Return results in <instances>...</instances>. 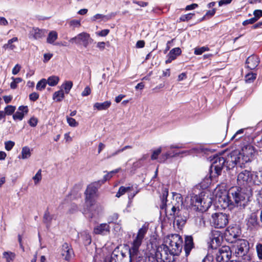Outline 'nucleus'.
<instances>
[{
  "label": "nucleus",
  "instance_id": "obj_1",
  "mask_svg": "<svg viewBox=\"0 0 262 262\" xmlns=\"http://www.w3.org/2000/svg\"><path fill=\"white\" fill-rule=\"evenodd\" d=\"M168 195V191L167 188L163 190L162 198V205L161 208L165 209V212H168V209H170V215L174 217V222L179 226H183L188 216L186 209L183 206V198L180 194L177 193L173 195V202L172 206L170 204L166 205L167 197Z\"/></svg>",
  "mask_w": 262,
  "mask_h": 262
},
{
  "label": "nucleus",
  "instance_id": "obj_2",
  "mask_svg": "<svg viewBox=\"0 0 262 262\" xmlns=\"http://www.w3.org/2000/svg\"><path fill=\"white\" fill-rule=\"evenodd\" d=\"M255 153L254 147L251 145L245 146L241 151H233L228 156L226 160L228 166L234 167L236 165L240 167H243L246 163L252 161Z\"/></svg>",
  "mask_w": 262,
  "mask_h": 262
},
{
  "label": "nucleus",
  "instance_id": "obj_3",
  "mask_svg": "<svg viewBox=\"0 0 262 262\" xmlns=\"http://www.w3.org/2000/svg\"><path fill=\"white\" fill-rule=\"evenodd\" d=\"M212 199L209 196L208 192H203L199 195H193L191 196L190 204L194 210L205 211L210 207Z\"/></svg>",
  "mask_w": 262,
  "mask_h": 262
},
{
  "label": "nucleus",
  "instance_id": "obj_4",
  "mask_svg": "<svg viewBox=\"0 0 262 262\" xmlns=\"http://www.w3.org/2000/svg\"><path fill=\"white\" fill-rule=\"evenodd\" d=\"M246 194L238 187H232L228 190V199L226 202L227 207L229 205H236L244 208L247 202Z\"/></svg>",
  "mask_w": 262,
  "mask_h": 262
},
{
  "label": "nucleus",
  "instance_id": "obj_5",
  "mask_svg": "<svg viewBox=\"0 0 262 262\" xmlns=\"http://www.w3.org/2000/svg\"><path fill=\"white\" fill-rule=\"evenodd\" d=\"M232 250L236 257H241L244 262H248L250 260V257L248 254L249 249L248 242L244 239H237L233 242Z\"/></svg>",
  "mask_w": 262,
  "mask_h": 262
},
{
  "label": "nucleus",
  "instance_id": "obj_6",
  "mask_svg": "<svg viewBox=\"0 0 262 262\" xmlns=\"http://www.w3.org/2000/svg\"><path fill=\"white\" fill-rule=\"evenodd\" d=\"M147 230V227L144 225L139 229L136 237L131 244V247L129 250L130 261H132L133 259L136 258L138 256L139 253V247L142 243L143 239Z\"/></svg>",
  "mask_w": 262,
  "mask_h": 262
},
{
  "label": "nucleus",
  "instance_id": "obj_7",
  "mask_svg": "<svg viewBox=\"0 0 262 262\" xmlns=\"http://www.w3.org/2000/svg\"><path fill=\"white\" fill-rule=\"evenodd\" d=\"M183 240L178 234H171L168 235L164 241V244L171 251V253L178 255L181 252L182 249Z\"/></svg>",
  "mask_w": 262,
  "mask_h": 262
},
{
  "label": "nucleus",
  "instance_id": "obj_8",
  "mask_svg": "<svg viewBox=\"0 0 262 262\" xmlns=\"http://www.w3.org/2000/svg\"><path fill=\"white\" fill-rule=\"evenodd\" d=\"M253 177L257 178L256 172H251L247 170H244L238 173L237 177V182L241 186H250L252 184L257 185V180Z\"/></svg>",
  "mask_w": 262,
  "mask_h": 262
},
{
  "label": "nucleus",
  "instance_id": "obj_9",
  "mask_svg": "<svg viewBox=\"0 0 262 262\" xmlns=\"http://www.w3.org/2000/svg\"><path fill=\"white\" fill-rule=\"evenodd\" d=\"M175 255L164 244L158 247L155 253L158 262H173Z\"/></svg>",
  "mask_w": 262,
  "mask_h": 262
},
{
  "label": "nucleus",
  "instance_id": "obj_10",
  "mask_svg": "<svg viewBox=\"0 0 262 262\" xmlns=\"http://www.w3.org/2000/svg\"><path fill=\"white\" fill-rule=\"evenodd\" d=\"M211 199L212 200H215L216 201H217L219 203L221 204L223 207L225 208L227 207L226 202H227L228 199V191L227 192L223 187L217 186L213 192V197H211Z\"/></svg>",
  "mask_w": 262,
  "mask_h": 262
},
{
  "label": "nucleus",
  "instance_id": "obj_11",
  "mask_svg": "<svg viewBox=\"0 0 262 262\" xmlns=\"http://www.w3.org/2000/svg\"><path fill=\"white\" fill-rule=\"evenodd\" d=\"M210 222L215 228H222L228 223V216L225 213L216 212L212 214Z\"/></svg>",
  "mask_w": 262,
  "mask_h": 262
},
{
  "label": "nucleus",
  "instance_id": "obj_12",
  "mask_svg": "<svg viewBox=\"0 0 262 262\" xmlns=\"http://www.w3.org/2000/svg\"><path fill=\"white\" fill-rule=\"evenodd\" d=\"M85 203L87 206H92L95 205L97 198V188L95 184L89 185L85 191Z\"/></svg>",
  "mask_w": 262,
  "mask_h": 262
},
{
  "label": "nucleus",
  "instance_id": "obj_13",
  "mask_svg": "<svg viewBox=\"0 0 262 262\" xmlns=\"http://www.w3.org/2000/svg\"><path fill=\"white\" fill-rule=\"evenodd\" d=\"M226 161L223 157H217L214 158L210 167V178L216 177L221 174Z\"/></svg>",
  "mask_w": 262,
  "mask_h": 262
},
{
  "label": "nucleus",
  "instance_id": "obj_14",
  "mask_svg": "<svg viewBox=\"0 0 262 262\" xmlns=\"http://www.w3.org/2000/svg\"><path fill=\"white\" fill-rule=\"evenodd\" d=\"M203 151V149L199 147H194L188 150H184L178 153H173L171 155V153L167 152L162 155L159 162H164L167 159L171 157L179 156L181 154H185V155H190L194 153H200Z\"/></svg>",
  "mask_w": 262,
  "mask_h": 262
},
{
  "label": "nucleus",
  "instance_id": "obj_15",
  "mask_svg": "<svg viewBox=\"0 0 262 262\" xmlns=\"http://www.w3.org/2000/svg\"><path fill=\"white\" fill-rule=\"evenodd\" d=\"M225 236L226 240L231 243H233L237 240L236 238L241 234V231L238 227H228L225 230Z\"/></svg>",
  "mask_w": 262,
  "mask_h": 262
},
{
  "label": "nucleus",
  "instance_id": "obj_16",
  "mask_svg": "<svg viewBox=\"0 0 262 262\" xmlns=\"http://www.w3.org/2000/svg\"><path fill=\"white\" fill-rule=\"evenodd\" d=\"M231 255V250L228 246L220 248L216 254V260L218 262H227Z\"/></svg>",
  "mask_w": 262,
  "mask_h": 262
},
{
  "label": "nucleus",
  "instance_id": "obj_17",
  "mask_svg": "<svg viewBox=\"0 0 262 262\" xmlns=\"http://www.w3.org/2000/svg\"><path fill=\"white\" fill-rule=\"evenodd\" d=\"M92 41L93 39L91 38L90 34L85 32L78 34L70 40L72 42L82 44L84 47H86Z\"/></svg>",
  "mask_w": 262,
  "mask_h": 262
},
{
  "label": "nucleus",
  "instance_id": "obj_18",
  "mask_svg": "<svg viewBox=\"0 0 262 262\" xmlns=\"http://www.w3.org/2000/svg\"><path fill=\"white\" fill-rule=\"evenodd\" d=\"M47 31L45 29L33 28L29 33V38L35 40H39L45 37Z\"/></svg>",
  "mask_w": 262,
  "mask_h": 262
},
{
  "label": "nucleus",
  "instance_id": "obj_19",
  "mask_svg": "<svg viewBox=\"0 0 262 262\" xmlns=\"http://www.w3.org/2000/svg\"><path fill=\"white\" fill-rule=\"evenodd\" d=\"M28 113V107L27 106L21 105L18 107L17 111L13 115L14 120H22L24 116Z\"/></svg>",
  "mask_w": 262,
  "mask_h": 262
},
{
  "label": "nucleus",
  "instance_id": "obj_20",
  "mask_svg": "<svg viewBox=\"0 0 262 262\" xmlns=\"http://www.w3.org/2000/svg\"><path fill=\"white\" fill-rule=\"evenodd\" d=\"M110 232V226L107 224H101L94 229V233L96 234L105 235Z\"/></svg>",
  "mask_w": 262,
  "mask_h": 262
},
{
  "label": "nucleus",
  "instance_id": "obj_21",
  "mask_svg": "<svg viewBox=\"0 0 262 262\" xmlns=\"http://www.w3.org/2000/svg\"><path fill=\"white\" fill-rule=\"evenodd\" d=\"M181 53V50L180 48H175L171 50L167 55V59L165 61L166 63H170L175 59Z\"/></svg>",
  "mask_w": 262,
  "mask_h": 262
},
{
  "label": "nucleus",
  "instance_id": "obj_22",
  "mask_svg": "<svg viewBox=\"0 0 262 262\" xmlns=\"http://www.w3.org/2000/svg\"><path fill=\"white\" fill-rule=\"evenodd\" d=\"M111 105L110 101H106L102 103L96 102L94 104L93 108L98 111L106 110L110 107Z\"/></svg>",
  "mask_w": 262,
  "mask_h": 262
},
{
  "label": "nucleus",
  "instance_id": "obj_23",
  "mask_svg": "<svg viewBox=\"0 0 262 262\" xmlns=\"http://www.w3.org/2000/svg\"><path fill=\"white\" fill-rule=\"evenodd\" d=\"M248 68L250 69H254L259 64L258 58L254 56L249 57L246 61Z\"/></svg>",
  "mask_w": 262,
  "mask_h": 262
},
{
  "label": "nucleus",
  "instance_id": "obj_24",
  "mask_svg": "<svg viewBox=\"0 0 262 262\" xmlns=\"http://www.w3.org/2000/svg\"><path fill=\"white\" fill-rule=\"evenodd\" d=\"M16 257V254L10 251H5L3 253V258L6 262H13Z\"/></svg>",
  "mask_w": 262,
  "mask_h": 262
},
{
  "label": "nucleus",
  "instance_id": "obj_25",
  "mask_svg": "<svg viewBox=\"0 0 262 262\" xmlns=\"http://www.w3.org/2000/svg\"><path fill=\"white\" fill-rule=\"evenodd\" d=\"M61 88H62V89L54 93L53 96V99H54V100H55L56 101H60L63 98V97H64L63 89L66 90V84H63L61 85Z\"/></svg>",
  "mask_w": 262,
  "mask_h": 262
},
{
  "label": "nucleus",
  "instance_id": "obj_26",
  "mask_svg": "<svg viewBox=\"0 0 262 262\" xmlns=\"http://www.w3.org/2000/svg\"><path fill=\"white\" fill-rule=\"evenodd\" d=\"M193 239L191 236H186L185 238V250L188 255L193 247Z\"/></svg>",
  "mask_w": 262,
  "mask_h": 262
},
{
  "label": "nucleus",
  "instance_id": "obj_27",
  "mask_svg": "<svg viewBox=\"0 0 262 262\" xmlns=\"http://www.w3.org/2000/svg\"><path fill=\"white\" fill-rule=\"evenodd\" d=\"M18 38L16 37H13L12 38L8 40L7 43L5 44L3 46V48L5 50L8 49L10 50H13L16 48V46H15L13 43L14 42H17Z\"/></svg>",
  "mask_w": 262,
  "mask_h": 262
},
{
  "label": "nucleus",
  "instance_id": "obj_28",
  "mask_svg": "<svg viewBox=\"0 0 262 262\" xmlns=\"http://www.w3.org/2000/svg\"><path fill=\"white\" fill-rule=\"evenodd\" d=\"M91 19L93 22L106 21L109 19V17L106 15L98 13L92 17Z\"/></svg>",
  "mask_w": 262,
  "mask_h": 262
},
{
  "label": "nucleus",
  "instance_id": "obj_29",
  "mask_svg": "<svg viewBox=\"0 0 262 262\" xmlns=\"http://www.w3.org/2000/svg\"><path fill=\"white\" fill-rule=\"evenodd\" d=\"M133 189V186H129L127 187L121 186L118 191L117 192L116 196L117 198L120 197L121 195L124 194L126 192L132 191Z\"/></svg>",
  "mask_w": 262,
  "mask_h": 262
},
{
  "label": "nucleus",
  "instance_id": "obj_30",
  "mask_svg": "<svg viewBox=\"0 0 262 262\" xmlns=\"http://www.w3.org/2000/svg\"><path fill=\"white\" fill-rule=\"evenodd\" d=\"M57 33L56 31H52L50 32L47 38V42L48 43L53 44L57 39Z\"/></svg>",
  "mask_w": 262,
  "mask_h": 262
},
{
  "label": "nucleus",
  "instance_id": "obj_31",
  "mask_svg": "<svg viewBox=\"0 0 262 262\" xmlns=\"http://www.w3.org/2000/svg\"><path fill=\"white\" fill-rule=\"evenodd\" d=\"M31 156L30 149L28 147L25 146L22 148L21 155L19 156V158L26 159Z\"/></svg>",
  "mask_w": 262,
  "mask_h": 262
},
{
  "label": "nucleus",
  "instance_id": "obj_32",
  "mask_svg": "<svg viewBox=\"0 0 262 262\" xmlns=\"http://www.w3.org/2000/svg\"><path fill=\"white\" fill-rule=\"evenodd\" d=\"M247 224L249 227H253L257 225V219L255 215L252 214L248 219Z\"/></svg>",
  "mask_w": 262,
  "mask_h": 262
},
{
  "label": "nucleus",
  "instance_id": "obj_33",
  "mask_svg": "<svg viewBox=\"0 0 262 262\" xmlns=\"http://www.w3.org/2000/svg\"><path fill=\"white\" fill-rule=\"evenodd\" d=\"M58 81L59 78L57 76H52L48 78L47 83H48L50 86H54L57 85Z\"/></svg>",
  "mask_w": 262,
  "mask_h": 262
},
{
  "label": "nucleus",
  "instance_id": "obj_34",
  "mask_svg": "<svg viewBox=\"0 0 262 262\" xmlns=\"http://www.w3.org/2000/svg\"><path fill=\"white\" fill-rule=\"evenodd\" d=\"M41 169H39L34 176L33 177L32 179L35 185H38L42 179Z\"/></svg>",
  "mask_w": 262,
  "mask_h": 262
},
{
  "label": "nucleus",
  "instance_id": "obj_35",
  "mask_svg": "<svg viewBox=\"0 0 262 262\" xmlns=\"http://www.w3.org/2000/svg\"><path fill=\"white\" fill-rule=\"evenodd\" d=\"M69 26L72 29L76 28H79L81 26V22L80 20L73 19L69 22Z\"/></svg>",
  "mask_w": 262,
  "mask_h": 262
},
{
  "label": "nucleus",
  "instance_id": "obj_36",
  "mask_svg": "<svg viewBox=\"0 0 262 262\" xmlns=\"http://www.w3.org/2000/svg\"><path fill=\"white\" fill-rule=\"evenodd\" d=\"M47 84V80L42 79L38 82L36 88L38 91H42L45 89Z\"/></svg>",
  "mask_w": 262,
  "mask_h": 262
},
{
  "label": "nucleus",
  "instance_id": "obj_37",
  "mask_svg": "<svg viewBox=\"0 0 262 262\" xmlns=\"http://www.w3.org/2000/svg\"><path fill=\"white\" fill-rule=\"evenodd\" d=\"M162 147H159L156 149H155L152 151V154L151 155V159L152 160H157L162 152Z\"/></svg>",
  "mask_w": 262,
  "mask_h": 262
},
{
  "label": "nucleus",
  "instance_id": "obj_38",
  "mask_svg": "<svg viewBox=\"0 0 262 262\" xmlns=\"http://www.w3.org/2000/svg\"><path fill=\"white\" fill-rule=\"evenodd\" d=\"M218 232H215L213 233L214 237L212 238L211 242L212 245H215L214 246H217L220 244V237ZM213 246V245H212Z\"/></svg>",
  "mask_w": 262,
  "mask_h": 262
},
{
  "label": "nucleus",
  "instance_id": "obj_39",
  "mask_svg": "<svg viewBox=\"0 0 262 262\" xmlns=\"http://www.w3.org/2000/svg\"><path fill=\"white\" fill-rule=\"evenodd\" d=\"M256 77V74L254 73H248L245 76V81L246 82L250 83L253 81Z\"/></svg>",
  "mask_w": 262,
  "mask_h": 262
},
{
  "label": "nucleus",
  "instance_id": "obj_40",
  "mask_svg": "<svg viewBox=\"0 0 262 262\" xmlns=\"http://www.w3.org/2000/svg\"><path fill=\"white\" fill-rule=\"evenodd\" d=\"M209 49L207 47H202L201 48H196L194 49V53L195 55H201L205 51H208Z\"/></svg>",
  "mask_w": 262,
  "mask_h": 262
},
{
  "label": "nucleus",
  "instance_id": "obj_41",
  "mask_svg": "<svg viewBox=\"0 0 262 262\" xmlns=\"http://www.w3.org/2000/svg\"><path fill=\"white\" fill-rule=\"evenodd\" d=\"M11 79L13 80V81L10 83V87L12 89L16 88L17 84L22 81L21 78H14L12 77Z\"/></svg>",
  "mask_w": 262,
  "mask_h": 262
},
{
  "label": "nucleus",
  "instance_id": "obj_42",
  "mask_svg": "<svg viewBox=\"0 0 262 262\" xmlns=\"http://www.w3.org/2000/svg\"><path fill=\"white\" fill-rule=\"evenodd\" d=\"M15 110V107L12 105H8L5 108V115H12Z\"/></svg>",
  "mask_w": 262,
  "mask_h": 262
},
{
  "label": "nucleus",
  "instance_id": "obj_43",
  "mask_svg": "<svg viewBox=\"0 0 262 262\" xmlns=\"http://www.w3.org/2000/svg\"><path fill=\"white\" fill-rule=\"evenodd\" d=\"M67 121L69 125L72 127H76L78 125V123L75 119L72 118H67Z\"/></svg>",
  "mask_w": 262,
  "mask_h": 262
},
{
  "label": "nucleus",
  "instance_id": "obj_44",
  "mask_svg": "<svg viewBox=\"0 0 262 262\" xmlns=\"http://www.w3.org/2000/svg\"><path fill=\"white\" fill-rule=\"evenodd\" d=\"M193 15H194L193 13H188L187 14H184V15H182L180 17V19L181 21H187V20L191 19Z\"/></svg>",
  "mask_w": 262,
  "mask_h": 262
},
{
  "label": "nucleus",
  "instance_id": "obj_45",
  "mask_svg": "<svg viewBox=\"0 0 262 262\" xmlns=\"http://www.w3.org/2000/svg\"><path fill=\"white\" fill-rule=\"evenodd\" d=\"M14 145V142L12 141H6L5 142V148L7 150L9 151L11 150Z\"/></svg>",
  "mask_w": 262,
  "mask_h": 262
},
{
  "label": "nucleus",
  "instance_id": "obj_46",
  "mask_svg": "<svg viewBox=\"0 0 262 262\" xmlns=\"http://www.w3.org/2000/svg\"><path fill=\"white\" fill-rule=\"evenodd\" d=\"M28 123L31 126L35 127L37 124L38 119L34 117H32L30 119Z\"/></svg>",
  "mask_w": 262,
  "mask_h": 262
},
{
  "label": "nucleus",
  "instance_id": "obj_47",
  "mask_svg": "<svg viewBox=\"0 0 262 262\" xmlns=\"http://www.w3.org/2000/svg\"><path fill=\"white\" fill-rule=\"evenodd\" d=\"M256 251L259 259H262V244H258L256 246Z\"/></svg>",
  "mask_w": 262,
  "mask_h": 262
},
{
  "label": "nucleus",
  "instance_id": "obj_48",
  "mask_svg": "<svg viewBox=\"0 0 262 262\" xmlns=\"http://www.w3.org/2000/svg\"><path fill=\"white\" fill-rule=\"evenodd\" d=\"M91 90L89 86H86L81 93L82 96H87L91 94Z\"/></svg>",
  "mask_w": 262,
  "mask_h": 262
},
{
  "label": "nucleus",
  "instance_id": "obj_49",
  "mask_svg": "<svg viewBox=\"0 0 262 262\" xmlns=\"http://www.w3.org/2000/svg\"><path fill=\"white\" fill-rule=\"evenodd\" d=\"M20 69H21V66L19 64H16L15 66V67L12 69V73L14 75L17 74L19 73V72L20 71Z\"/></svg>",
  "mask_w": 262,
  "mask_h": 262
},
{
  "label": "nucleus",
  "instance_id": "obj_50",
  "mask_svg": "<svg viewBox=\"0 0 262 262\" xmlns=\"http://www.w3.org/2000/svg\"><path fill=\"white\" fill-rule=\"evenodd\" d=\"M256 18L252 17L250 19H247L243 21V25L244 26H246L248 24H252L254 23L255 21H256Z\"/></svg>",
  "mask_w": 262,
  "mask_h": 262
},
{
  "label": "nucleus",
  "instance_id": "obj_51",
  "mask_svg": "<svg viewBox=\"0 0 262 262\" xmlns=\"http://www.w3.org/2000/svg\"><path fill=\"white\" fill-rule=\"evenodd\" d=\"M132 148V147L130 145H126V146H125L124 147H123L121 149H118V150H117L115 153H114L112 156H115L117 154H118L120 152H123V151H124L126 149H131Z\"/></svg>",
  "mask_w": 262,
  "mask_h": 262
},
{
  "label": "nucleus",
  "instance_id": "obj_52",
  "mask_svg": "<svg viewBox=\"0 0 262 262\" xmlns=\"http://www.w3.org/2000/svg\"><path fill=\"white\" fill-rule=\"evenodd\" d=\"M254 18H256V20H257L260 17L262 16V10H255L254 13Z\"/></svg>",
  "mask_w": 262,
  "mask_h": 262
},
{
  "label": "nucleus",
  "instance_id": "obj_53",
  "mask_svg": "<svg viewBox=\"0 0 262 262\" xmlns=\"http://www.w3.org/2000/svg\"><path fill=\"white\" fill-rule=\"evenodd\" d=\"M74 257V253L72 249H68L67 250V260L72 258Z\"/></svg>",
  "mask_w": 262,
  "mask_h": 262
},
{
  "label": "nucleus",
  "instance_id": "obj_54",
  "mask_svg": "<svg viewBox=\"0 0 262 262\" xmlns=\"http://www.w3.org/2000/svg\"><path fill=\"white\" fill-rule=\"evenodd\" d=\"M39 97V95L35 93H32L29 95L30 99L32 101H35Z\"/></svg>",
  "mask_w": 262,
  "mask_h": 262
},
{
  "label": "nucleus",
  "instance_id": "obj_55",
  "mask_svg": "<svg viewBox=\"0 0 262 262\" xmlns=\"http://www.w3.org/2000/svg\"><path fill=\"white\" fill-rule=\"evenodd\" d=\"M109 32L110 30L108 29H104L97 33V34L100 36H105L109 33Z\"/></svg>",
  "mask_w": 262,
  "mask_h": 262
},
{
  "label": "nucleus",
  "instance_id": "obj_56",
  "mask_svg": "<svg viewBox=\"0 0 262 262\" xmlns=\"http://www.w3.org/2000/svg\"><path fill=\"white\" fill-rule=\"evenodd\" d=\"M105 43L103 41L98 42L97 44V47L100 50H103L105 49Z\"/></svg>",
  "mask_w": 262,
  "mask_h": 262
},
{
  "label": "nucleus",
  "instance_id": "obj_57",
  "mask_svg": "<svg viewBox=\"0 0 262 262\" xmlns=\"http://www.w3.org/2000/svg\"><path fill=\"white\" fill-rule=\"evenodd\" d=\"M198 6L196 4H193L187 6L185 8V10H187V11L193 10V9H194L195 8H196V7H198Z\"/></svg>",
  "mask_w": 262,
  "mask_h": 262
},
{
  "label": "nucleus",
  "instance_id": "obj_58",
  "mask_svg": "<svg viewBox=\"0 0 262 262\" xmlns=\"http://www.w3.org/2000/svg\"><path fill=\"white\" fill-rule=\"evenodd\" d=\"M232 0H221L219 2V5L221 6L223 5L229 4L231 3Z\"/></svg>",
  "mask_w": 262,
  "mask_h": 262
},
{
  "label": "nucleus",
  "instance_id": "obj_59",
  "mask_svg": "<svg viewBox=\"0 0 262 262\" xmlns=\"http://www.w3.org/2000/svg\"><path fill=\"white\" fill-rule=\"evenodd\" d=\"M8 24V21L5 17H0V25L6 26Z\"/></svg>",
  "mask_w": 262,
  "mask_h": 262
},
{
  "label": "nucleus",
  "instance_id": "obj_60",
  "mask_svg": "<svg viewBox=\"0 0 262 262\" xmlns=\"http://www.w3.org/2000/svg\"><path fill=\"white\" fill-rule=\"evenodd\" d=\"M145 42L143 40H139L136 43V46L138 48H143L144 47Z\"/></svg>",
  "mask_w": 262,
  "mask_h": 262
},
{
  "label": "nucleus",
  "instance_id": "obj_61",
  "mask_svg": "<svg viewBox=\"0 0 262 262\" xmlns=\"http://www.w3.org/2000/svg\"><path fill=\"white\" fill-rule=\"evenodd\" d=\"M212 257L211 256L207 255L203 260L202 262H212Z\"/></svg>",
  "mask_w": 262,
  "mask_h": 262
},
{
  "label": "nucleus",
  "instance_id": "obj_62",
  "mask_svg": "<svg viewBox=\"0 0 262 262\" xmlns=\"http://www.w3.org/2000/svg\"><path fill=\"white\" fill-rule=\"evenodd\" d=\"M3 98L6 103H9L12 99V97L11 96H5Z\"/></svg>",
  "mask_w": 262,
  "mask_h": 262
},
{
  "label": "nucleus",
  "instance_id": "obj_63",
  "mask_svg": "<svg viewBox=\"0 0 262 262\" xmlns=\"http://www.w3.org/2000/svg\"><path fill=\"white\" fill-rule=\"evenodd\" d=\"M52 54L49 53H46L44 54V61H47L49 60L52 57Z\"/></svg>",
  "mask_w": 262,
  "mask_h": 262
},
{
  "label": "nucleus",
  "instance_id": "obj_64",
  "mask_svg": "<svg viewBox=\"0 0 262 262\" xmlns=\"http://www.w3.org/2000/svg\"><path fill=\"white\" fill-rule=\"evenodd\" d=\"M257 200L259 203H262V188L258 192Z\"/></svg>",
  "mask_w": 262,
  "mask_h": 262
}]
</instances>
